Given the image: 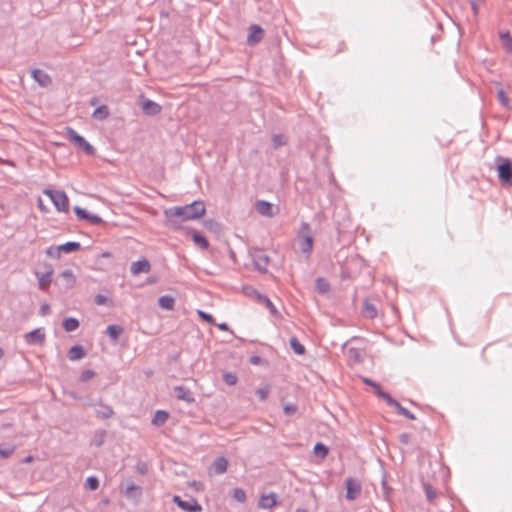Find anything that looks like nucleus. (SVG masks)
<instances>
[{"mask_svg":"<svg viewBox=\"0 0 512 512\" xmlns=\"http://www.w3.org/2000/svg\"><path fill=\"white\" fill-rule=\"evenodd\" d=\"M277 504V495L274 492L262 494L260 496L258 507L261 509H269Z\"/></svg>","mask_w":512,"mask_h":512,"instance_id":"4468645a","label":"nucleus"},{"mask_svg":"<svg viewBox=\"0 0 512 512\" xmlns=\"http://www.w3.org/2000/svg\"><path fill=\"white\" fill-rule=\"evenodd\" d=\"M297 411V405L293 403H288L284 406V413L286 415H292Z\"/></svg>","mask_w":512,"mask_h":512,"instance_id":"8fccbe9b","label":"nucleus"},{"mask_svg":"<svg viewBox=\"0 0 512 512\" xmlns=\"http://www.w3.org/2000/svg\"><path fill=\"white\" fill-rule=\"evenodd\" d=\"M328 451V447L321 442L316 443L314 446V454L320 458H325Z\"/></svg>","mask_w":512,"mask_h":512,"instance_id":"72a5a7b5","label":"nucleus"},{"mask_svg":"<svg viewBox=\"0 0 512 512\" xmlns=\"http://www.w3.org/2000/svg\"><path fill=\"white\" fill-rule=\"evenodd\" d=\"M317 285L321 292H326L328 290V284L322 279H317Z\"/></svg>","mask_w":512,"mask_h":512,"instance_id":"6e6d98bb","label":"nucleus"},{"mask_svg":"<svg viewBox=\"0 0 512 512\" xmlns=\"http://www.w3.org/2000/svg\"><path fill=\"white\" fill-rule=\"evenodd\" d=\"M399 414L408 418V419H411V420H414L415 419V415L412 414L408 409H406L405 407L401 408L400 411H399Z\"/></svg>","mask_w":512,"mask_h":512,"instance_id":"5fc2aeb1","label":"nucleus"},{"mask_svg":"<svg viewBox=\"0 0 512 512\" xmlns=\"http://www.w3.org/2000/svg\"><path fill=\"white\" fill-rule=\"evenodd\" d=\"M44 194L49 196L57 211L68 212L69 200L65 192L60 190L45 189Z\"/></svg>","mask_w":512,"mask_h":512,"instance_id":"7ed1b4c3","label":"nucleus"},{"mask_svg":"<svg viewBox=\"0 0 512 512\" xmlns=\"http://www.w3.org/2000/svg\"><path fill=\"white\" fill-rule=\"evenodd\" d=\"M389 399L386 401V403L395 408L397 410V412L399 413L400 409L403 408V406L396 400L394 399L392 396L391 397H388Z\"/></svg>","mask_w":512,"mask_h":512,"instance_id":"09e8293b","label":"nucleus"},{"mask_svg":"<svg viewBox=\"0 0 512 512\" xmlns=\"http://www.w3.org/2000/svg\"><path fill=\"white\" fill-rule=\"evenodd\" d=\"M46 254L49 256V257H52V258H59L61 253L60 251H58V246L54 247V246H50L47 248L46 250Z\"/></svg>","mask_w":512,"mask_h":512,"instance_id":"a18cd8bd","label":"nucleus"},{"mask_svg":"<svg viewBox=\"0 0 512 512\" xmlns=\"http://www.w3.org/2000/svg\"><path fill=\"white\" fill-rule=\"evenodd\" d=\"M151 269L149 261L145 258L135 261L131 264L130 271L133 275L148 273Z\"/></svg>","mask_w":512,"mask_h":512,"instance_id":"2eb2a0df","label":"nucleus"},{"mask_svg":"<svg viewBox=\"0 0 512 512\" xmlns=\"http://www.w3.org/2000/svg\"><path fill=\"white\" fill-rule=\"evenodd\" d=\"M264 37V30L261 26L257 24H253L249 27V32L247 36V44L249 46H254L259 43Z\"/></svg>","mask_w":512,"mask_h":512,"instance_id":"9d476101","label":"nucleus"},{"mask_svg":"<svg viewBox=\"0 0 512 512\" xmlns=\"http://www.w3.org/2000/svg\"><path fill=\"white\" fill-rule=\"evenodd\" d=\"M299 246L303 253L309 254L313 248V235L307 222H302L299 234Z\"/></svg>","mask_w":512,"mask_h":512,"instance_id":"20e7f679","label":"nucleus"},{"mask_svg":"<svg viewBox=\"0 0 512 512\" xmlns=\"http://www.w3.org/2000/svg\"><path fill=\"white\" fill-rule=\"evenodd\" d=\"M468 2L471 5L473 14L476 16L479 12V7H480V4L482 3V0H468Z\"/></svg>","mask_w":512,"mask_h":512,"instance_id":"3c124183","label":"nucleus"},{"mask_svg":"<svg viewBox=\"0 0 512 512\" xmlns=\"http://www.w3.org/2000/svg\"><path fill=\"white\" fill-rule=\"evenodd\" d=\"M227 468H228V460L223 456L217 457L213 461L212 466H211V469L217 475H221V474L225 473L227 471Z\"/></svg>","mask_w":512,"mask_h":512,"instance_id":"a211bd4d","label":"nucleus"},{"mask_svg":"<svg viewBox=\"0 0 512 512\" xmlns=\"http://www.w3.org/2000/svg\"><path fill=\"white\" fill-rule=\"evenodd\" d=\"M62 326L66 332H73L78 329L79 321L74 317H67L63 320Z\"/></svg>","mask_w":512,"mask_h":512,"instance_id":"a878e982","label":"nucleus"},{"mask_svg":"<svg viewBox=\"0 0 512 512\" xmlns=\"http://www.w3.org/2000/svg\"><path fill=\"white\" fill-rule=\"evenodd\" d=\"M95 376V372L92 370H85L81 373L80 379L83 382H86L90 379H92Z\"/></svg>","mask_w":512,"mask_h":512,"instance_id":"de8ad7c7","label":"nucleus"},{"mask_svg":"<svg viewBox=\"0 0 512 512\" xmlns=\"http://www.w3.org/2000/svg\"><path fill=\"white\" fill-rule=\"evenodd\" d=\"M174 391L176 398L179 400L185 401L187 403H193L195 401L191 391L184 386H176Z\"/></svg>","mask_w":512,"mask_h":512,"instance_id":"dca6fc26","label":"nucleus"},{"mask_svg":"<svg viewBox=\"0 0 512 512\" xmlns=\"http://www.w3.org/2000/svg\"><path fill=\"white\" fill-rule=\"evenodd\" d=\"M205 205L202 201H194L184 206H174L164 210L168 223L176 227L180 222L196 220L205 214Z\"/></svg>","mask_w":512,"mask_h":512,"instance_id":"f257e3e1","label":"nucleus"},{"mask_svg":"<svg viewBox=\"0 0 512 512\" xmlns=\"http://www.w3.org/2000/svg\"><path fill=\"white\" fill-rule=\"evenodd\" d=\"M346 355L348 359L354 363H359L362 361V352L358 348L350 347L346 351Z\"/></svg>","mask_w":512,"mask_h":512,"instance_id":"cd10ccee","label":"nucleus"},{"mask_svg":"<svg viewBox=\"0 0 512 512\" xmlns=\"http://www.w3.org/2000/svg\"><path fill=\"white\" fill-rule=\"evenodd\" d=\"M109 115H110V111H109L108 106L101 105L94 110L92 117L98 121H104L109 117Z\"/></svg>","mask_w":512,"mask_h":512,"instance_id":"4be33fe9","label":"nucleus"},{"mask_svg":"<svg viewBox=\"0 0 512 512\" xmlns=\"http://www.w3.org/2000/svg\"><path fill=\"white\" fill-rule=\"evenodd\" d=\"M501 42L504 46V48L507 50V52L512 53V37L509 32L501 33L500 34Z\"/></svg>","mask_w":512,"mask_h":512,"instance_id":"473e14b6","label":"nucleus"},{"mask_svg":"<svg viewBox=\"0 0 512 512\" xmlns=\"http://www.w3.org/2000/svg\"><path fill=\"white\" fill-rule=\"evenodd\" d=\"M85 487L89 490H96L99 487V480L95 476H89L86 479Z\"/></svg>","mask_w":512,"mask_h":512,"instance_id":"4c0bfd02","label":"nucleus"},{"mask_svg":"<svg viewBox=\"0 0 512 512\" xmlns=\"http://www.w3.org/2000/svg\"><path fill=\"white\" fill-rule=\"evenodd\" d=\"M83 405L86 407H94L96 408L98 400H93L90 398H82Z\"/></svg>","mask_w":512,"mask_h":512,"instance_id":"864d4df0","label":"nucleus"},{"mask_svg":"<svg viewBox=\"0 0 512 512\" xmlns=\"http://www.w3.org/2000/svg\"><path fill=\"white\" fill-rule=\"evenodd\" d=\"M399 439L400 441L403 443V444H408L409 443V440H410V435L407 434V433H402L400 436H399Z\"/></svg>","mask_w":512,"mask_h":512,"instance_id":"680f3d73","label":"nucleus"},{"mask_svg":"<svg viewBox=\"0 0 512 512\" xmlns=\"http://www.w3.org/2000/svg\"><path fill=\"white\" fill-rule=\"evenodd\" d=\"M106 432L104 430L97 431L91 440V444L95 447H100L104 444Z\"/></svg>","mask_w":512,"mask_h":512,"instance_id":"2f4dec72","label":"nucleus"},{"mask_svg":"<svg viewBox=\"0 0 512 512\" xmlns=\"http://www.w3.org/2000/svg\"><path fill=\"white\" fill-rule=\"evenodd\" d=\"M252 259L254 266L258 271L262 273L267 272L270 260L268 255H266L262 250H256L252 254Z\"/></svg>","mask_w":512,"mask_h":512,"instance_id":"6e6552de","label":"nucleus"},{"mask_svg":"<svg viewBox=\"0 0 512 512\" xmlns=\"http://www.w3.org/2000/svg\"><path fill=\"white\" fill-rule=\"evenodd\" d=\"M74 212L77 215V217L82 220H85L86 217H88V213H89L87 210H85L79 206L74 207Z\"/></svg>","mask_w":512,"mask_h":512,"instance_id":"c03bdc74","label":"nucleus"},{"mask_svg":"<svg viewBox=\"0 0 512 512\" xmlns=\"http://www.w3.org/2000/svg\"><path fill=\"white\" fill-rule=\"evenodd\" d=\"M95 414L98 418L110 419L114 415V410L111 406L102 403L101 399H98Z\"/></svg>","mask_w":512,"mask_h":512,"instance_id":"ddd939ff","label":"nucleus"},{"mask_svg":"<svg viewBox=\"0 0 512 512\" xmlns=\"http://www.w3.org/2000/svg\"><path fill=\"white\" fill-rule=\"evenodd\" d=\"M346 486V498L348 500H355L361 492V484L354 478H348L345 480Z\"/></svg>","mask_w":512,"mask_h":512,"instance_id":"1a4fd4ad","label":"nucleus"},{"mask_svg":"<svg viewBox=\"0 0 512 512\" xmlns=\"http://www.w3.org/2000/svg\"><path fill=\"white\" fill-rule=\"evenodd\" d=\"M85 220H88L91 224L98 225L102 223V218L96 214L88 213V217Z\"/></svg>","mask_w":512,"mask_h":512,"instance_id":"49530a36","label":"nucleus"},{"mask_svg":"<svg viewBox=\"0 0 512 512\" xmlns=\"http://www.w3.org/2000/svg\"><path fill=\"white\" fill-rule=\"evenodd\" d=\"M198 315H199L202 319H204L205 321H207L208 323H212V321H213V317H212V315H210V314H208V313H206V312H204V311L198 310Z\"/></svg>","mask_w":512,"mask_h":512,"instance_id":"13d9d810","label":"nucleus"},{"mask_svg":"<svg viewBox=\"0 0 512 512\" xmlns=\"http://www.w3.org/2000/svg\"><path fill=\"white\" fill-rule=\"evenodd\" d=\"M158 304L165 310H173L175 305V299L170 295H163L158 299Z\"/></svg>","mask_w":512,"mask_h":512,"instance_id":"b1692460","label":"nucleus"},{"mask_svg":"<svg viewBox=\"0 0 512 512\" xmlns=\"http://www.w3.org/2000/svg\"><path fill=\"white\" fill-rule=\"evenodd\" d=\"M173 502L176 503L182 510L187 512H199L202 510L201 505L194 498L183 500L180 496L175 495L173 497Z\"/></svg>","mask_w":512,"mask_h":512,"instance_id":"0eeeda50","label":"nucleus"},{"mask_svg":"<svg viewBox=\"0 0 512 512\" xmlns=\"http://www.w3.org/2000/svg\"><path fill=\"white\" fill-rule=\"evenodd\" d=\"M128 499H138L142 495V488L133 482L129 483L124 491Z\"/></svg>","mask_w":512,"mask_h":512,"instance_id":"6ab92c4d","label":"nucleus"},{"mask_svg":"<svg viewBox=\"0 0 512 512\" xmlns=\"http://www.w3.org/2000/svg\"><path fill=\"white\" fill-rule=\"evenodd\" d=\"M15 448L14 446H1L0 447V457L1 458H8L10 455L13 454Z\"/></svg>","mask_w":512,"mask_h":512,"instance_id":"a19ab883","label":"nucleus"},{"mask_svg":"<svg viewBox=\"0 0 512 512\" xmlns=\"http://www.w3.org/2000/svg\"><path fill=\"white\" fill-rule=\"evenodd\" d=\"M80 247H81V245L79 242L70 241V242H66L64 244L59 245L58 251H60V253H62V252L72 253V252L79 250Z\"/></svg>","mask_w":512,"mask_h":512,"instance_id":"393cba45","label":"nucleus"},{"mask_svg":"<svg viewBox=\"0 0 512 512\" xmlns=\"http://www.w3.org/2000/svg\"><path fill=\"white\" fill-rule=\"evenodd\" d=\"M272 143H273L274 148H279L286 144V138L284 135L275 134L272 137Z\"/></svg>","mask_w":512,"mask_h":512,"instance_id":"ea45409f","label":"nucleus"},{"mask_svg":"<svg viewBox=\"0 0 512 512\" xmlns=\"http://www.w3.org/2000/svg\"><path fill=\"white\" fill-rule=\"evenodd\" d=\"M66 134L69 139L77 148L83 150L87 155L93 156L96 153L95 148L86 141V139L79 135L73 128L68 127Z\"/></svg>","mask_w":512,"mask_h":512,"instance_id":"f03ea898","label":"nucleus"},{"mask_svg":"<svg viewBox=\"0 0 512 512\" xmlns=\"http://www.w3.org/2000/svg\"><path fill=\"white\" fill-rule=\"evenodd\" d=\"M33 78L41 86H47L51 82V78L44 71L36 69L32 72Z\"/></svg>","mask_w":512,"mask_h":512,"instance_id":"5701e85b","label":"nucleus"},{"mask_svg":"<svg viewBox=\"0 0 512 512\" xmlns=\"http://www.w3.org/2000/svg\"><path fill=\"white\" fill-rule=\"evenodd\" d=\"M232 497L234 500L240 503H244L246 501V493L242 488H235L232 491Z\"/></svg>","mask_w":512,"mask_h":512,"instance_id":"e433bc0d","label":"nucleus"},{"mask_svg":"<svg viewBox=\"0 0 512 512\" xmlns=\"http://www.w3.org/2000/svg\"><path fill=\"white\" fill-rule=\"evenodd\" d=\"M61 277L66 281L68 287H72L75 284V277L72 270L66 269L62 271Z\"/></svg>","mask_w":512,"mask_h":512,"instance_id":"f704fd0d","label":"nucleus"},{"mask_svg":"<svg viewBox=\"0 0 512 512\" xmlns=\"http://www.w3.org/2000/svg\"><path fill=\"white\" fill-rule=\"evenodd\" d=\"M218 328H219L220 330H223V331H227V330L229 329V327H228V324H227V323H221V324H219V325H218Z\"/></svg>","mask_w":512,"mask_h":512,"instance_id":"0e129e2a","label":"nucleus"},{"mask_svg":"<svg viewBox=\"0 0 512 512\" xmlns=\"http://www.w3.org/2000/svg\"><path fill=\"white\" fill-rule=\"evenodd\" d=\"M289 342H290V346L295 354L303 355L305 353L304 345L301 344L296 337H291Z\"/></svg>","mask_w":512,"mask_h":512,"instance_id":"7c9ffc66","label":"nucleus"},{"mask_svg":"<svg viewBox=\"0 0 512 512\" xmlns=\"http://www.w3.org/2000/svg\"><path fill=\"white\" fill-rule=\"evenodd\" d=\"M70 396H71L72 398H74V399H77V400H81V401H82V398H81V397H79V396H78L76 393H74V392H71V393H70Z\"/></svg>","mask_w":512,"mask_h":512,"instance_id":"338daca9","label":"nucleus"},{"mask_svg":"<svg viewBox=\"0 0 512 512\" xmlns=\"http://www.w3.org/2000/svg\"><path fill=\"white\" fill-rule=\"evenodd\" d=\"M423 489L428 501H433L437 497V492L435 489L428 483L423 484Z\"/></svg>","mask_w":512,"mask_h":512,"instance_id":"c9c22d12","label":"nucleus"},{"mask_svg":"<svg viewBox=\"0 0 512 512\" xmlns=\"http://www.w3.org/2000/svg\"><path fill=\"white\" fill-rule=\"evenodd\" d=\"M363 313L366 318L374 319L377 316V309L374 304L370 302H364Z\"/></svg>","mask_w":512,"mask_h":512,"instance_id":"c85d7f7f","label":"nucleus"},{"mask_svg":"<svg viewBox=\"0 0 512 512\" xmlns=\"http://www.w3.org/2000/svg\"><path fill=\"white\" fill-rule=\"evenodd\" d=\"M190 234L195 245L200 247L202 250H206L209 248V242L202 234H200L196 230H191Z\"/></svg>","mask_w":512,"mask_h":512,"instance_id":"aec40b11","label":"nucleus"},{"mask_svg":"<svg viewBox=\"0 0 512 512\" xmlns=\"http://www.w3.org/2000/svg\"><path fill=\"white\" fill-rule=\"evenodd\" d=\"M498 165V177L502 183H512V161L509 158L501 159Z\"/></svg>","mask_w":512,"mask_h":512,"instance_id":"39448f33","label":"nucleus"},{"mask_svg":"<svg viewBox=\"0 0 512 512\" xmlns=\"http://www.w3.org/2000/svg\"><path fill=\"white\" fill-rule=\"evenodd\" d=\"M223 381L229 386L235 385L237 382V376L235 373L225 372L223 374Z\"/></svg>","mask_w":512,"mask_h":512,"instance_id":"58836bf2","label":"nucleus"},{"mask_svg":"<svg viewBox=\"0 0 512 512\" xmlns=\"http://www.w3.org/2000/svg\"><path fill=\"white\" fill-rule=\"evenodd\" d=\"M94 301L97 305H104L107 302V297L102 294H98L95 296Z\"/></svg>","mask_w":512,"mask_h":512,"instance_id":"4d7b16f0","label":"nucleus"},{"mask_svg":"<svg viewBox=\"0 0 512 512\" xmlns=\"http://www.w3.org/2000/svg\"><path fill=\"white\" fill-rule=\"evenodd\" d=\"M86 355L84 348L81 345H74L68 351V358L71 361H77L84 358Z\"/></svg>","mask_w":512,"mask_h":512,"instance_id":"412c9836","label":"nucleus"},{"mask_svg":"<svg viewBox=\"0 0 512 512\" xmlns=\"http://www.w3.org/2000/svg\"><path fill=\"white\" fill-rule=\"evenodd\" d=\"M108 336L112 340H117L123 332V328L119 325H109L106 330Z\"/></svg>","mask_w":512,"mask_h":512,"instance_id":"c756f323","label":"nucleus"},{"mask_svg":"<svg viewBox=\"0 0 512 512\" xmlns=\"http://www.w3.org/2000/svg\"><path fill=\"white\" fill-rule=\"evenodd\" d=\"M374 391L378 397L382 398L385 401H387L389 399L388 397H391V395L389 393L382 390V388L380 387V385L378 383L374 387Z\"/></svg>","mask_w":512,"mask_h":512,"instance_id":"37998d69","label":"nucleus"},{"mask_svg":"<svg viewBox=\"0 0 512 512\" xmlns=\"http://www.w3.org/2000/svg\"><path fill=\"white\" fill-rule=\"evenodd\" d=\"M33 461V457L32 456H27L25 459H24V462L25 463H29V462H32Z\"/></svg>","mask_w":512,"mask_h":512,"instance_id":"774afa93","label":"nucleus"},{"mask_svg":"<svg viewBox=\"0 0 512 512\" xmlns=\"http://www.w3.org/2000/svg\"><path fill=\"white\" fill-rule=\"evenodd\" d=\"M46 335L44 328H36L24 335V340L28 345H40L45 343Z\"/></svg>","mask_w":512,"mask_h":512,"instance_id":"423d86ee","label":"nucleus"},{"mask_svg":"<svg viewBox=\"0 0 512 512\" xmlns=\"http://www.w3.org/2000/svg\"><path fill=\"white\" fill-rule=\"evenodd\" d=\"M363 381H364V383H365V384H367V385H369V386H371V387H373V388H374V387L376 386V384H377L375 381H373V380H371V379H369V378H364V379H363Z\"/></svg>","mask_w":512,"mask_h":512,"instance_id":"e2e57ef3","label":"nucleus"},{"mask_svg":"<svg viewBox=\"0 0 512 512\" xmlns=\"http://www.w3.org/2000/svg\"><path fill=\"white\" fill-rule=\"evenodd\" d=\"M497 98L499 100V102L501 103L502 106L508 108L509 107V99L507 97V95L505 94L504 90L503 89H500L498 92H497Z\"/></svg>","mask_w":512,"mask_h":512,"instance_id":"79ce46f5","label":"nucleus"},{"mask_svg":"<svg viewBox=\"0 0 512 512\" xmlns=\"http://www.w3.org/2000/svg\"><path fill=\"white\" fill-rule=\"evenodd\" d=\"M249 362L252 364V365H259L263 362V359L258 356V355H253L250 357L249 359Z\"/></svg>","mask_w":512,"mask_h":512,"instance_id":"bf43d9fd","label":"nucleus"},{"mask_svg":"<svg viewBox=\"0 0 512 512\" xmlns=\"http://www.w3.org/2000/svg\"><path fill=\"white\" fill-rule=\"evenodd\" d=\"M168 418H169L168 412H166L164 410H158V411H156V413L152 419V424L155 426H161L168 420Z\"/></svg>","mask_w":512,"mask_h":512,"instance_id":"bb28decb","label":"nucleus"},{"mask_svg":"<svg viewBox=\"0 0 512 512\" xmlns=\"http://www.w3.org/2000/svg\"><path fill=\"white\" fill-rule=\"evenodd\" d=\"M97 103H98V99H97L96 97H93V98L90 100V104H91L92 106H96V105H97Z\"/></svg>","mask_w":512,"mask_h":512,"instance_id":"69168bd1","label":"nucleus"},{"mask_svg":"<svg viewBox=\"0 0 512 512\" xmlns=\"http://www.w3.org/2000/svg\"><path fill=\"white\" fill-rule=\"evenodd\" d=\"M53 270L50 268L48 271L44 273H40L38 271L35 272V276L37 277L39 288L43 291L48 290L51 281H52Z\"/></svg>","mask_w":512,"mask_h":512,"instance_id":"9b49d317","label":"nucleus"},{"mask_svg":"<svg viewBox=\"0 0 512 512\" xmlns=\"http://www.w3.org/2000/svg\"><path fill=\"white\" fill-rule=\"evenodd\" d=\"M255 208L262 216L272 217L274 215L272 204L265 200H258L255 204Z\"/></svg>","mask_w":512,"mask_h":512,"instance_id":"f3484780","label":"nucleus"},{"mask_svg":"<svg viewBox=\"0 0 512 512\" xmlns=\"http://www.w3.org/2000/svg\"><path fill=\"white\" fill-rule=\"evenodd\" d=\"M269 389L268 388H259L256 390V395L260 398V400L264 401L268 397Z\"/></svg>","mask_w":512,"mask_h":512,"instance_id":"603ef678","label":"nucleus"},{"mask_svg":"<svg viewBox=\"0 0 512 512\" xmlns=\"http://www.w3.org/2000/svg\"><path fill=\"white\" fill-rule=\"evenodd\" d=\"M141 109L144 114L154 116L160 113L161 106L150 99H143L141 102Z\"/></svg>","mask_w":512,"mask_h":512,"instance_id":"f8f14e48","label":"nucleus"},{"mask_svg":"<svg viewBox=\"0 0 512 512\" xmlns=\"http://www.w3.org/2000/svg\"><path fill=\"white\" fill-rule=\"evenodd\" d=\"M49 313H50V306L48 304L41 305V307L39 309V314L41 316H46Z\"/></svg>","mask_w":512,"mask_h":512,"instance_id":"052dcab7","label":"nucleus"}]
</instances>
